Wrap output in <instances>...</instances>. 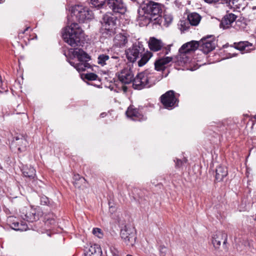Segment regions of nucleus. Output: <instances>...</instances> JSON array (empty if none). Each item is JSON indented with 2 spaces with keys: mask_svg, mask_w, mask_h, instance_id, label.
Segmentation results:
<instances>
[{
  "mask_svg": "<svg viewBox=\"0 0 256 256\" xmlns=\"http://www.w3.org/2000/svg\"><path fill=\"white\" fill-rule=\"evenodd\" d=\"M106 115V114L105 113H102L101 114H100V116L102 117V118H104V116Z\"/></svg>",
  "mask_w": 256,
  "mask_h": 256,
  "instance_id": "nucleus-42",
  "label": "nucleus"
},
{
  "mask_svg": "<svg viewBox=\"0 0 256 256\" xmlns=\"http://www.w3.org/2000/svg\"><path fill=\"white\" fill-rule=\"evenodd\" d=\"M168 252V249L164 246H160V252L161 256H165L166 254Z\"/></svg>",
  "mask_w": 256,
  "mask_h": 256,
  "instance_id": "nucleus-35",
  "label": "nucleus"
},
{
  "mask_svg": "<svg viewBox=\"0 0 256 256\" xmlns=\"http://www.w3.org/2000/svg\"><path fill=\"white\" fill-rule=\"evenodd\" d=\"M228 175V170L226 167L219 166L216 170V180L221 182Z\"/></svg>",
  "mask_w": 256,
  "mask_h": 256,
  "instance_id": "nucleus-23",
  "label": "nucleus"
},
{
  "mask_svg": "<svg viewBox=\"0 0 256 256\" xmlns=\"http://www.w3.org/2000/svg\"><path fill=\"white\" fill-rule=\"evenodd\" d=\"M198 42L191 41L183 44L179 50L180 56H186V54L199 48Z\"/></svg>",
  "mask_w": 256,
  "mask_h": 256,
  "instance_id": "nucleus-17",
  "label": "nucleus"
},
{
  "mask_svg": "<svg viewBox=\"0 0 256 256\" xmlns=\"http://www.w3.org/2000/svg\"><path fill=\"white\" fill-rule=\"evenodd\" d=\"M236 45L235 48L240 51H248V46H252V44L248 42H240L238 44H234Z\"/></svg>",
  "mask_w": 256,
  "mask_h": 256,
  "instance_id": "nucleus-29",
  "label": "nucleus"
},
{
  "mask_svg": "<svg viewBox=\"0 0 256 256\" xmlns=\"http://www.w3.org/2000/svg\"><path fill=\"white\" fill-rule=\"evenodd\" d=\"M20 216L24 220L32 222L38 219L36 210L32 207H23L20 210Z\"/></svg>",
  "mask_w": 256,
  "mask_h": 256,
  "instance_id": "nucleus-10",
  "label": "nucleus"
},
{
  "mask_svg": "<svg viewBox=\"0 0 256 256\" xmlns=\"http://www.w3.org/2000/svg\"><path fill=\"white\" fill-rule=\"evenodd\" d=\"M8 222L11 228L16 230L25 231L28 228V226L25 222H22L20 223L16 220V218L10 216L8 218Z\"/></svg>",
  "mask_w": 256,
  "mask_h": 256,
  "instance_id": "nucleus-20",
  "label": "nucleus"
},
{
  "mask_svg": "<svg viewBox=\"0 0 256 256\" xmlns=\"http://www.w3.org/2000/svg\"><path fill=\"white\" fill-rule=\"evenodd\" d=\"M164 19L166 23V26H168L172 22L173 18L171 15L165 14L164 16Z\"/></svg>",
  "mask_w": 256,
  "mask_h": 256,
  "instance_id": "nucleus-34",
  "label": "nucleus"
},
{
  "mask_svg": "<svg viewBox=\"0 0 256 256\" xmlns=\"http://www.w3.org/2000/svg\"><path fill=\"white\" fill-rule=\"evenodd\" d=\"M72 14L80 22H83L85 20L91 19L92 12L88 8L82 5H76L72 8Z\"/></svg>",
  "mask_w": 256,
  "mask_h": 256,
  "instance_id": "nucleus-7",
  "label": "nucleus"
},
{
  "mask_svg": "<svg viewBox=\"0 0 256 256\" xmlns=\"http://www.w3.org/2000/svg\"><path fill=\"white\" fill-rule=\"evenodd\" d=\"M143 10H144L145 14L144 15L139 16V20H144V24L150 23L152 16H158L162 12L161 5L152 1H150L146 4L144 7Z\"/></svg>",
  "mask_w": 256,
  "mask_h": 256,
  "instance_id": "nucleus-5",
  "label": "nucleus"
},
{
  "mask_svg": "<svg viewBox=\"0 0 256 256\" xmlns=\"http://www.w3.org/2000/svg\"><path fill=\"white\" fill-rule=\"evenodd\" d=\"M51 221H52V223H54V220H51Z\"/></svg>",
  "mask_w": 256,
  "mask_h": 256,
  "instance_id": "nucleus-44",
  "label": "nucleus"
},
{
  "mask_svg": "<svg viewBox=\"0 0 256 256\" xmlns=\"http://www.w3.org/2000/svg\"><path fill=\"white\" fill-rule=\"evenodd\" d=\"M188 19L191 25L196 26L200 23L201 16L198 13L193 12L188 16Z\"/></svg>",
  "mask_w": 256,
  "mask_h": 256,
  "instance_id": "nucleus-28",
  "label": "nucleus"
},
{
  "mask_svg": "<svg viewBox=\"0 0 256 256\" xmlns=\"http://www.w3.org/2000/svg\"><path fill=\"white\" fill-rule=\"evenodd\" d=\"M70 52L72 53L74 57L77 58L78 59L79 62L77 64H75L71 60L68 61L70 64L73 66L78 72H83L90 68V64L86 60V59L89 58L88 56L82 50L78 48L70 49Z\"/></svg>",
  "mask_w": 256,
  "mask_h": 256,
  "instance_id": "nucleus-4",
  "label": "nucleus"
},
{
  "mask_svg": "<svg viewBox=\"0 0 256 256\" xmlns=\"http://www.w3.org/2000/svg\"><path fill=\"white\" fill-rule=\"evenodd\" d=\"M161 102L164 107L172 110L178 105V99L172 90L166 92L160 96Z\"/></svg>",
  "mask_w": 256,
  "mask_h": 256,
  "instance_id": "nucleus-8",
  "label": "nucleus"
},
{
  "mask_svg": "<svg viewBox=\"0 0 256 256\" xmlns=\"http://www.w3.org/2000/svg\"><path fill=\"white\" fill-rule=\"evenodd\" d=\"M85 78L88 80H96L98 78V76L94 73H88L86 74Z\"/></svg>",
  "mask_w": 256,
  "mask_h": 256,
  "instance_id": "nucleus-32",
  "label": "nucleus"
},
{
  "mask_svg": "<svg viewBox=\"0 0 256 256\" xmlns=\"http://www.w3.org/2000/svg\"><path fill=\"white\" fill-rule=\"evenodd\" d=\"M108 5L115 14H122L126 11V7L122 0H108Z\"/></svg>",
  "mask_w": 256,
  "mask_h": 256,
  "instance_id": "nucleus-13",
  "label": "nucleus"
},
{
  "mask_svg": "<svg viewBox=\"0 0 256 256\" xmlns=\"http://www.w3.org/2000/svg\"><path fill=\"white\" fill-rule=\"evenodd\" d=\"M120 237L123 242L128 246L134 245L136 239V230L134 228L124 226L120 230Z\"/></svg>",
  "mask_w": 256,
  "mask_h": 256,
  "instance_id": "nucleus-6",
  "label": "nucleus"
},
{
  "mask_svg": "<svg viewBox=\"0 0 256 256\" xmlns=\"http://www.w3.org/2000/svg\"><path fill=\"white\" fill-rule=\"evenodd\" d=\"M47 201H48V198H42V200H41V202H44V204H46V203H47Z\"/></svg>",
  "mask_w": 256,
  "mask_h": 256,
  "instance_id": "nucleus-38",
  "label": "nucleus"
},
{
  "mask_svg": "<svg viewBox=\"0 0 256 256\" xmlns=\"http://www.w3.org/2000/svg\"><path fill=\"white\" fill-rule=\"evenodd\" d=\"M160 79L161 76H157L156 74L150 73L148 72H142L138 74L134 78L133 88L139 90L146 88H150Z\"/></svg>",
  "mask_w": 256,
  "mask_h": 256,
  "instance_id": "nucleus-2",
  "label": "nucleus"
},
{
  "mask_svg": "<svg viewBox=\"0 0 256 256\" xmlns=\"http://www.w3.org/2000/svg\"><path fill=\"white\" fill-rule=\"evenodd\" d=\"M27 144L26 140L22 136L15 137L12 144V146H18V150L20 152L26 150Z\"/></svg>",
  "mask_w": 256,
  "mask_h": 256,
  "instance_id": "nucleus-19",
  "label": "nucleus"
},
{
  "mask_svg": "<svg viewBox=\"0 0 256 256\" xmlns=\"http://www.w3.org/2000/svg\"><path fill=\"white\" fill-rule=\"evenodd\" d=\"M74 184L76 187L78 188L80 187V186L79 185V183H84L86 182L85 179L82 177H80L78 174L74 175Z\"/></svg>",
  "mask_w": 256,
  "mask_h": 256,
  "instance_id": "nucleus-30",
  "label": "nucleus"
},
{
  "mask_svg": "<svg viewBox=\"0 0 256 256\" xmlns=\"http://www.w3.org/2000/svg\"><path fill=\"white\" fill-rule=\"evenodd\" d=\"M186 162V160L184 159V160H181L179 159L176 160V166L177 168H180L184 163Z\"/></svg>",
  "mask_w": 256,
  "mask_h": 256,
  "instance_id": "nucleus-36",
  "label": "nucleus"
},
{
  "mask_svg": "<svg viewBox=\"0 0 256 256\" xmlns=\"http://www.w3.org/2000/svg\"><path fill=\"white\" fill-rule=\"evenodd\" d=\"M126 114L128 118L135 121H142L146 118L139 110L133 106H130L128 108Z\"/></svg>",
  "mask_w": 256,
  "mask_h": 256,
  "instance_id": "nucleus-15",
  "label": "nucleus"
},
{
  "mask_svg": "<svg viewBox=\"0 0 256 256\" xmlns=\"http://www.w3.org/2000/svg\"><path fill=\"white\" fill-rule=\"evenodd\" d=\"M224 240L223 244H225L227 241V235L225 233L219 232L214 235L212 240L214 246L216 248H219L221 244V240Z\"/></svg>",
  "mask_w": 256,
  "mask_h": 256,
  "instance_id": "nucleus-22",
  "label": "nucleus"
},
{
  "mask_svg": "<svg viewBox=\"0 0 256 256\" xmlns=\"http://www.w3.org/2000/svg\"><path fill=\"white\" fill-rule=\"evenodd\" d=\"M116 20V17L111 13H107L104 16L100 29V32L103 36L108 38L115 34Z\"/></svg>",
  "mask_w": 256,
  "mask_h": 256,
  "instance_id": "nucleus-3",
  "label": "nucleus"
},
{
  "mask_svg": "<svg viewBox=\"0 0 256 256\" xmlns=\"http://www.w3.org/2000/svg\"><path fill=\"white\" fill-rule=\"evenodd\" d=\"M110 251L113 256H120L118 250L115 248H110Z\"/></svg>",
  "mask_w": 256,
  "mask_h": 256,
  "instance_id": "nucleus-37",
  "label": "nucleus"
},
{
  "mask_svg": "<svg viewBox=\"0 0 256 256\" xmlns=\"http://www.w3.org/2000/svg\"><path fill=\"white\" fill-rule=\"evenodd\" d=\"M29 28H30L29 27H27L26 28V30H24V32H22V33L24 34L25 32L27 31Z\"/></svg>",
  "mask_w": 256,
  "mask_h": 256,
  "instance_id": "nucleus-43",
  "label": "nucleus"
},
{
  "mask_svg": "<svg viewBox=\"0 0 256 256\" xmlns=\"http://www.w3.org/2000/svg\"><path fill=\"white\" fill-rule=\"evenodd\" d=\"M36 172L35 169L32 166H26L22 169V174L25 177L28 178L30 180H34L36 177Z\"/></svg>",
  "mask_w": 256,
  "mask_h": 256,
  "instance_id": "nucleus-27",
  "label": "nucleus"
},
{
  "mask_svg": "<svg viewBox=\"0 0 256 256\" xmlns=\"http://www.w3.org/2000/svg\"><path fill=\"white\" fill-rule=\"evenodd\" d=\"M162 42L154 38H150L148 42V46L150 50L154 52H157L160 50L162 47Z\"/></svg>",
  "mask_w": 256,
  "mask_h": 256,
  "instance_id": "nucleus-26",
  "label": "nucleus"
},
{
  "mask_svg": "<svg viewBox=\"0 0 256 256\" xmlns=\"http://www.w3.org/2000/svg\"><path fill=\"white\" fill-rule=\"evenodd\" d=\"M119 60V57L118 56H112L110 58L109 56L106 54H100L98 56V63L103 66L110 62L111 64L110 68L112 69L113 67H118Z\"/></svg>",
  "mask_w": 256,
  "mask_h": 256,
  "instance_id": "nucleus-11",
  "label": "nucleus"
},
{
  "mask_svg": "<svg viewBox=\"0 0 256 256\" xmlns=\"http://www.w3.org/2000/svg\"><path fill=\"white\" fill-rule=\"evenodd\" d=\"M186 28H183L182 26H181L180 30H186Z\"/></svg>",
  "mask_w": 256,
  "mask_h": 256,
  "instance_id": "nucleus-41",
  "label": "nucleus"
},
{
  "mask_svg": "<svg viewBox=\"0 0 256 256\" xmlns=\"http://www.w3.org/2000/svg\"><path fill=\"white\" fill-rule=\"evenodd\" d=\"M144 50L143 45L140 43L135 44H133L132 48H128L126 52V58L128 60L132 62H134L140 58V56Z\"/></svg>",
  "mask_w": 256,
  "mask_h": 256,
  "instance_id": "nucleus-9",
  "label": "nucleus"
},
{
  "mask_svg": "<svg viewBox=\"0 0 256 256\" xmlns=\"http://www.w3.org/2000/svg\"><path fill=\"white\" fill-rule=\"evenodd\" d=\"M126 256H132V255H131V254H128V255H126Z\"/></svg>",
  "mask_w": 256,
  "mask_h": 256,
  "instance_id": "nucleus-45",
  "label": "nucleus"
},
{
  "mask_svg": "<svg viewBox=\"0 0 256 256\" xmlns=\"http://www.w3.org/2000/svg\"><path fill=\"white\" fill-rule=\"evenodd\" d=\"M85 256H102L100 246L97 244H89L84 250Z\"/></svg>",
  "mask_w": 256,
  "mask_h": 256,
  "instance_id": "nucleus-16",
  "label": "nucleus"
},
{
  "mask_svg": "<svg viewBox=\"0 0 256 256\" xmlns=\"http://www.w3.org/2000/svg\"><path fill=\"white\" fill-rule=\"evenodd\" d=\"M123 90L124 92H126L127 90V88L126 86H122Z\"/></svg>",
  "mask_w": 256,
  "mask_h": 256,
  "instance_id": "nucleus-40",
  "label": "nucleus"
},
{
  "mask_svg": "<svg viewBox=\"0 0 256 256\" xmlns=\"http://www.w3.org/2000/svg\"><path fill=\"white\" fill-rule=\"evenodd\" d=\"M92 233L98 238H102L103 236L102 230L99 228H94L92 230Z\"/></svg>",
  "mask_w": 256,
  "mask_h": 256,
  "instance_id": "nucleus-33",
  "label": "nucleus"
},
{
  "mask_svg": "<svg viewBox=\"0 0 256 256\" xmlns=\"http://www.w3.org/2000/svg\"><path fill=\"white\" fill-rule=\"evenodd\" d=\"M170 51V48L168 49H166L165 52H164L165 54H168Z\"/></svg>",
  "mask_w": 256,
  "mask_h": 256,
  "instance_id": "nucleus-39",
  "label": "nucleus"
},
{
  "mask_svg": "<svg viewBox=\"0 0 256 256\" xmlns=\"http://www.w3.org/2000/svg\"><path fill=\"white\" fill-rule=\"evenodd\" d=\"M83 31L76 23H72L64 30L62 36L64 41L72 46L81 44Z\"/></svg>",
  "mask_w": 256,
  "mask_h": 256,
  "instance_id": "nucleus-1",
  "label": "nucleus"
},
{
  "mask_svg": "<svg viewBox=\"0 0 256 256\" xmlns=\"http://www.w3.org/2000/svg\"><path fill=\"white\" fill-rule=\"evenodd\" d=\"M116 75L119 80L122 84H128L132 82H133L134 74L130 68H124Z\"/></svg>",
  "mask_w": 256,
  "mask_h": 256,
  "instance_id": "nucleus-14",
  "label": "nucleus"
},
{
  "mask_svg": "<svg viewBox=\"0 0 256 256\" xmlns=\"http://www.w3.org/2000/svg\"><path fill=\"white\" fill-rule=\"evenodd\" d=\"M237 16L232 13L226 14L222 18L220 24V27L223 29L230 28L232 24L236 20Z\"/></svg>",
  "mask_w": 256,
  "mask_h": 256,
  "instance_id": "nucleus-18",
  "label": "nucleus"
},
{
  "mask_svg": "<svg viewBox=\"0 0 256 256\" xmlns=\"http://www.w3.org/2000/svg\"><path fill=\"white\" fill-rule=\"evenodd\" d=\"M114 44L118 47H122L128 42V38L125 34L120 33L114 38Z\"/></svg>",
  "mask_w": 256,
  "mask_h": 256,
  "instance_id": "nucleus-25",
  "label": "nucleus"
},
{
  "mask_svg": "<svg viewBox=\"0 0 256 256\" xmlns=\"http://www.w3.org/2000/svg\"><path fill=\"white\" fill-rule=\"evenodd\" d=\"M172 58L170 56H166L157 60L154 62L156 70L158 71L164 70L166 68V65L170 62Z\"/></svg>",
  "mask_w": 256,
  "mask_h": 256,
  "instance_id": "nucleus-21",
  "label": "nucleus"
},
{
  "mask_svg": "<svg viewBox=\"0 0 256 256\" xmlns=\"http://www.w3.org/2000/svg\"><path fill=\"white\" fill-rule=\"evenodd\" d=\"M152 52L148 50H144L140 56V60L138 61V66H142L146 64L150 59L152 57Z\"/></svg>",
  "mask_w": 256,
  "mask_h": 256,
  "instance_id": "nucleus-24",
  "label": "nucleus"
},
{
  "mask_svg": "<svg viewBox=\"0 0 256 256\" xmlns=\"http://www.w3.org/2000/svg\"><path fill=\"white\" fill-rule=\"evenodd\" d=\"M106 0H90L91 4L95 8H101L105 4Z\"/></svg>",
  "mask_w": 256,
  "mask_h": 256,
  "instance_id": "nucleus-31",
  "label": "nucleus"
},
{
  "mask_svg": "<svg viewBox=\"0 0 256 256\" xmlns=\"http://www.w3.org/2000/svg\"><path fill=\"white\" fill-rule=\"evenodd\" d=\"M199 48L204 54L212 51L215 48V42L212 36L204 38L198 42Z\"/></svg>",
  "mask_w": 256,
  "mask_h": 256,
  "instance_id": "nucleus-12",
  "label": "nucleus"
}]
</instances>
